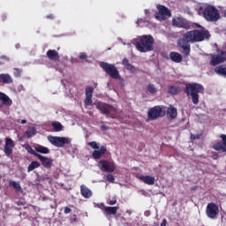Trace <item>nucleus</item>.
I'll list each match as a JSON object with an SVG mask.
<instances>
[{"label":"nucleus","mask_w":226,"mask_h":226,"mask_svg":"<svg viewBox=\"0 0 226 226\" xmlns=\"http://www.w3.org/2000/svg\"><path fill=\"white\" fill-rule=\"evenodd\" d=\"M0 83L1 84H13V78L8 73L0 74Z\"/></svg>","instance_id":"22"},{"label":"nucleus","mask_w":226,"mask_h":226,"mask_svg":"<svg viewBox=\"0 0 226 226\" xmlns=\"http://www.w3.org/2000/svg\"><path fill=\"white\" fill-rule=\"evenodd\" d=\"M38 182L35 184V186H40V180H37Z\"/></svg>","instance_id":"53"},{"label":"nucleus","mask_w":226,"mask_h":226,"mask_svg":"<svg viewBox=\"0 0 226 226\" xmlns=\"http://www.w3.org/2000/svg\"><path fill=\"white\" fill-rule=\"evenodd\" d=\"M170 59L173 63H181L183 61V56L180 53L172 51L170 53Z\"/></svg>","instance_id":"25"},{"label":"nucleus","mask_w":226,"mask_h":226,"mask_svg":"<svg viewBox=\"0 0 226 226\" xmlns=\"http://www.w3.org/2000/svg\"><path fill=\"white\" fill-rule=\"evenodd\" d=\"M36 135V127H28L25 132L23 137H26V139H31V137H34Z\"/></svg>","instance_id":"27"},{"label":"nucleus","mask_w":226,"mask_h":226,"mask_svg":"<svg viewBox=\"0 0 226 226\" xmlns=\"http://www.w3.org/2000/svg\"><path fill=\"white\" fill-rule=\"evenodd\" d=\"M200 139V135L199 134H191V140H199Z\"/></svg>","instance_id":"43"},{"label":"nucleus","mask_w":226,"mask_h":226,"mask_svg":"<svg viewBox=\"0 0 226 226\" xmlns=\"http://www.w3.org/2000/svg\"><path fill=\"white\" fill-rule=\"evenodd\" d=\"M16 204H17V206H24L25 205V203L20 200L17 201Z\"/></svg>","instance_id":"47"},{"label":"nucleus","mask_w":226,"mask_h":226,"mask_svg":"<svg viewBox=\"0 0 226 226\" xmlns=\"http://www.w3.org/2000/svg\"><path fill=\"white\" fill-rule=\"evenodd\" d=\"M172 24L176 27H181L182 29H190V22L186 21V19L177 18L172 19Z\"/></svg>","instance_id":"14"},{"label":"nucleus","mask_w":226,"mask_h":226,"mask_svg":"<svg viewBox=\"0 0 226 226\" xmlns=\"http://www.w3.org/2000/svg\"><path fill=\"white\" fill-rule=\"evenodd\" d=\"M226 61V51L222 49H217L216 54L212 55L210 60L211 66H217V64H222Z\"/></svg>","instance_id":"8"},{"label":"nucleus","mask_w":226,"mask_h":226,"mask_svg":"<svg viewBox=\"0 0 226 226\" xmlns=\"http://www.w3.org/2000/svg\"><path fill=\"white\" fill-rule=\"evenodd\" d=\"M35 151L37 153H41V154H49V153H50V150H49L47 147H38L35 148Z\"/></svg>","instance_id":"33"},{"label":"nucleus","mask_w":226,"mask_h":226,"mask_svg":"<svg viewBox=\"0 0 226 226\" xmlns=\"http://www.w3.org/2000/svg\"><path fill=\"white\" fill-rule=\"evenodd\" d=\"M157 10H158V12L155 13V19L157 20H161V21L165 20L167 17H170V15H172L169 8L165 7L164 5L158 4Z\"/></svg>","instance_id":"12"},{"label":"nucleus","mask_w":226,"mask_h":226,"mask_svg":"<svg viewBox=\"0 0 226 226\" xmlns=\"http://www.w3.org/2000/svg\"><path fill=\"white\" fill-rule=\"evenodd\" d=\"M106 177L109 183H114V181H116V177H114L112 174H108Z\"/></svg>","instance_id":"40"},{"label":"nucleus","mask_w":226,"mask_h":226,"mask_svg":"<svg viewBox=\"0 0 226 226\" xmlns=\"http://www.w3.org/2000/svg\"><path fill=\"white\" fill-rule=\"evenodd\" d=\"M8 61H10V57H8L6 56H0V66H1V64H4V63H8Z\"/></svg>","instance_id":"39"},{"label":"nucleus","mask_w":226,"mask_h":226,"mask_svg":"<svg viewBox=\"0 0 226 226\" xmlns=\"http://www.w3.org/2000/svg\"><path fill=\"white\" fill-rule=\"evenodd\" d=\"M163 116H165V111H163L162 106H154L148 110V119L152 121L159 117H163Z\"/></svg>","instance_id":"11"},{"label":"nucleus","mask_w":226,"mask_h":226,"mask_svg":"<svg viewBox=\"0 0 226 226\" xmlns=\"http://www.w3.org/2000/svg\"><path fill=\"white\" fill-rule=\"evenodd\" d=\"M13 147H15V142L11 138L5 139V146L4 148V152L6 156H11L13 154Z\"/></svg>","instance_id":"13"},{"label":"nucleus","mask_w":226,"mask_h":226,"mask_svg":"<svg viewBox=\"0 0 226 226\" xmlns=\"http://www.w3.org/2000/svg\"><path fill=\"white\" fill-rule=\"evenodd\" d=\"M79 59L81 60V61H86L87 59V54H86V53H79Z\"/></svg>","instance_id":"42"},{"label":"nucleus","mask_w":226,"mask_h":226,"mask_svg":"<svg viewBox=\"0 0 226 226\" xmlns=\"http://www.w3.org/2000/svg\"><path fill=\"white\" fill-rule=\"evenodd\" d=\"M93 93H94L93 87H87L86 88V96L93 97Z\"/></svg>","instance_id":"35"},{"label":"nucleus","mask_w":226,"mask_h":226,"mask_svg":"<svg viewBox=\"0 0 226 226\" xmlns=\"http://www.w3.org/2000/svg\"><path fill=\"white\" fill-rule=\"evenodd\" d=\"M100 66L101 68H102L105 73H107L108 75H109V77H111V79H119L120 77L119 71L117 70V67H116V65L112 64H109L107 62H101Z\"/></svg>","instance_id":"6"},{"label":"nucleus","mask_w":226,"mask_h":226,"mask_svg":"<svg viewBox=\"0 0 226 226\" xmlns=\"http://www.w3.org/2000/svg\"><path fill=\"white\" fill-rule=\"evenodd\" d=\"M168 93L169 94H172L173 96H176V94H179V93H181V88L176 86H170L168 87Z\"/></svg>","instance_id":"29"},{"label":"nucleus","mask_w":226,"mask_h":226,"mask_svg":"<svg viewBox=\"0 0 226 226\" xmlns=\"http://www.w3.org/2000/svg\"><path fill=\"white\" fill-rule=\"evenodd\" d=\"M197 188H198L197 186H193V187L191 188V190H192L193 192H195V190H197Z\"/></svg>","instance_id":"52"},{"label":"nucleus","mask_w":226,"mask_h":226,"mask_svg":"<svg viewBox=\"0 0 226 226\" xmlns=\"http://www.w3.org/2000/svg\"><path fill=\"white\" fill-rule=\"evenodd\" d=\"M140 22H142V19H138L137 24H140Z\"/></svg>","instance_id":"54"},{"label":"nucleus","mask_w":226,"mask_h":226,"mask_svg":"<svg viewBox=\"0 0 226 226\" xmlns=\"http://www.w3.org/2000/svg\"><path fill=\"white\" fill-rule=\"evenodd\" d=\"M122 64L124 65V68L128 70L131 73H135V72H137V69H135V66L130 64L128 58H124L122 61Z\"/></svg>","instance_id":"26"},{"label":"nucleus","mask_w":226,"mask_h":226,"mask_svg":"<svg viewBox=\"0 0 226 226\" xmlns=\"http://www.w3.org/2000/svg\"><path fill=\"white\" fill-rule=\"evenodd\" d=\"M50 61H59V53L56 49H49L46 53Z\"/></svg>","instance_id":"21"},{"label":"nucleus","mask_w":226,"mask_h":226,"mask_svg":"<svg viewBox=\"0 0 226 226\" xmlns=\"http://www.w3.org/2000/svg\"><path fill=\"white\" fill-rule=\"evenodd\" d=\"M161 226H167V220L164 219L162 222L161 223Z\"/></svg>","instance_id":"48"},{"label":"nucleus","mask_w":226,"mask_h":226,"mask_svg":"<svg viewBox=\"0 0 226 226\" xmlns=\"http://www.w3.org/2000/svg\"><path fill=\"white\" fill-rule=\"evenodd\" d=\"M221 139H222V142L220 141V142L215 143L213 146V149H215V151H222V153H226V135L222 134Z\"/></svg>","instance_id":"15"},{"label":"nucleus","mask_w":226,"mask_h":226,"mask_svg":"<svg viewBox=\"0 0 226 226\" xmlns=\"http://www.w3.org/2000/svg\"><path fill=\"white\" fill-rule=\"evenodd\" d=\"M87 146H90L92 149H100V146H98V143L96 141L88 142Z\"/></svg>","instance_id":"38"},{"label":"nucleus","mask_w":226,"mask_h":226,"mask_svg":"<svg viewBox=\"0 0 226 226\" xmlns=\"http://www.w3.org/2000/svg\"><path fill=\"white\" fill-rule=\"evenodd\" d=\"M0 101L4 105H6V107H11V99L6 94L0 92Z\"/></svg>","instance_id":"24"},{"label":"nucleus","mask_w":226,"mask_h":226,"mask_svg":"<svg viewBox=\"0 0 226 226\" xmlns=\"http://www.w3.org/2000/svg\"><path fill=\"white\" fill-rule=\"evenodd\" d=\"M48 140L52 146H55V147H64L66 144H72L70 138L66 137L49 136Z\"/></svg>","instance_id":"7"},{"label":"nucleus","mask_w":226,"mask_h":226,"mask_svg":"<svg viewBox=\"0 0 226 226\" xmlns=\"http://www.w3.org/2000/svg\"><path fill=\"white\" fill-rule=\"evenodd\" d=\"M105 153H107V147L102 146L99 150H94L92 153V156L94 160H100Z\"/></svg>","instance_id":"19"},{"label":"nucleus","mask_w":226,"mask_h":226,"mask_svg":"<svg viewBox=\"0 0 226 226\" xmlns=\"http://www.w3.org/2000/svg\"><path fill=\"white\" fill-rule=\"evenodd\" d=\"M218 158V154H215L214 155H213V159L214 160H216Z\"/></svg>","instance_id":"50"},{"label":"nucleus","mask_w":226,"mask_h":226,"mask_svg":"<svg viewBox=\"0 0 226 226\" xmlns=\"http://www.w3.org/2000/svg\"><path fill=\"white\" fill-rule=\"evenodd\" d=\"M24 147H25L26 151H27V153H29L30 154H34V156H36L37 158L40 155V154L36 153V151H34V149H33L31 145H29V144L25 145Z\"/></svg>","instance_id":"32"},{"label":"nucleus","mask_w":226,"mask_h":226,"mask_svg":"<svg viewBox=\"0 0 226 226\" xmlns=\"http://www.w3.org/2000/svg\"><path fill=\"white\" fill-rule=\"evenodd\" d=\"M145 216H149V213L148 212H145Z\"/></svg>","instance_id":"55"},{"label":"nucleus","mask_w":226,"mask_h":226,"mask_svg":"<svg viewBox=\"0 0 226 226\" xmlns=\"http://www.w3.org/2000/svg\"><path fill=\"white\" fill-rule=\"evenodd\" d=\"M47 19H50V20H54V19H56V17L54 16V14H49L47 16Z\"/></svg>","instance_id":"46"},{"label":"nucleus","mask_w":226,"mask_h":226,"mask_svg":"<svg viewBox=\"0 0 226 226\" xmlns=\"http://www.w3.org/2000/svg\"><path fill=\"white\" fill-rule=\"evenodd\" d=\"M225 15H226V11H225Z\"/></svg>","instance_id":"59"},{"label":"nucleus","mask_w":226,"mask_h":226,"mask_svg":"<svg viewBox=\"0 0 226 226\" xmlns=\"http://www.w3.org/2000/svg\"><path fill=\"white\" fill-rule=\"evenodd\" d=\"M221 222H222V223H223V224L226 223V214H224V215H222V217H221Z\"/></svg>","instance_id":"45"},{"label":"nucleus","mask_w":226,"mask_h":226,"mask_svg":"<svg viewBox=\"0 0 226 226\" xmlns=\"http://www.w3.org/2000/svg\"><path fill=\"white\" fill-rule=\"evenodd\" d=\"M200 30H191L183 34V37L177 41V47L182 49V54L185 57L190 56L191 47L190 43H199L204 41V40H209L211 38V34L209 30L204 28L203 26Z\"/></svg>","instance_id":"1"},{"label":"nucleus","mask_w":226,"mask_h":226,"mask_svg":"<svg viewBox=\"0 0 226 226\" xmlns=\"http://www.w3.org/2000/svg\"><path fill=\"white\" fill-rule=\"evenodd\" d=\"M99 207L104 212L106 216L110 215H117V209H119V207H105V204L103 203H102Z\"/></svg>","instance_id":"16"},{"label":"nucleus","mask_w":226,"mask_h":226,"mask_svg":"<svg viewBox=\"0 0 226 226\" xmlns=\"http://www.w3.org/2000/svg\"><path fill=\"white\" fill-rule=\"evenodd\" d=\"M147 11H148L147 10H145V13H146V14H147Z\"/></svg>","instance_id":"57"},{"label":"nucleus","mask_w":226,"mask_h":226,"mask_svg":"<svg viewBox=\"0 0 226 226\" xmlns=\"http://www.w3.org/2000/svg\"><path fill=\"white\" fill-rule=\"evenodd\" d=\"M9 186H13L15 190H17L18 192H21L22 191V187L20 186V184L11 180L9 182Z\"/></svg>","instance_id":"34"},{"label":"nucleus","mask_w":226,"mask_h":226,"mask_svg":"<svg viewBox=\"0 0 226 226\" xmlns=\"http://www.w3.org/2000/svg\"><path fill=\"white\" fill-rule=\"evenodd\" d=\"M80 193L84 199H91L93 197V192L85 185H80Z\"/></svg>","instance_id":"20"},{"label":"nucleus","mask_w":226,"mask_h":226,"mask_svg":"<svg viewBox=\"0 0 226 226\" xmlns=\"http://www.w3.org/2000/svg\"><path fill=\"white\" fill-rule=\"evenodd\" d=\"M96 109L99 110L101 114L111 117V119H116V117H117V109L108 103L98 102L96 104Z\"/></svg>","instance_id":"5"},{"label":"nucleus","mask_w":226,"mask_h":226,"mask_svg":"<svg viewBox=\"0 0 226 226\" xmlns=\"http://www.w3.org/2000/svg\"><path fill=\"white\" fill-rule=\"evenodd\" d=\"M101 128L102 130H109V127L107 125H102Z\"/></svg>","instance_id":"49"},{"label":"nucleus","mask_w":226,"mask_h":226,"mask_svg":"<svg viewBox=\"0 0 226 226\" xmlns=\"http://www.w3.org/2000/svg\"><path fill=\"white\" fill-rule=\"evenodd\" d=\"M153 45H154V38L152 35H143L138 40L135 47L139 52L146 53L153 50Z\"/></svg>","instance_id":"4"},{"label":"nucleus","mask_w":226,"mask_h":226,"mask_svg":"<svg viewBox=\"0 0 226 226\" xmlns=\"http://www.w3.org/2000/svg\"><path fill=\"white\" fill-rule=\"evenodd\" d=\"M98 167L102 172H109V174L116 170V163L109 160L99 161Z\"/></svg>","instance_id":"9"},{"label":"nucleus","mask_w":226,"mask_h":226,"mask_svg":"<svg viewBox=\"0 0 226 226\" xmlns=\"http://www.w3.org/2000/svg\"><path fill=\"white\" fill-rule=\"evenodd\" d=\"M38 160H40L42 166H44L45 169H50L52 167V159L49 157H45L39 154L37 155Z\"/></svg>","instance_id":"18"},{"label":"nucleus","mask_w":226,"mask_h":226,"mask_svg":"<svg viewBox=\"0 0 226 226\" xmlns=\"http://www.w3.org/2000/svg\"><path fill=\"white\" fill-rule=\"evenodd\" d=\"M51 126L55 132H63V128H64V126H63L60 122H52Z\"/></svg>","instance_id":"30"},{"label":"nucleus","mask_w":226,"mask_h":226,"mask_svg":"<svg viewBox=\"0 0 226 226\" xmlns=\"http://www.w3.org/2000/svg\"><path fill=\"white\" fill-rule=\"evenodd\" d=\"M198 15H201L207 22L220 20V11L213 5L200 6L197 9Z\"/></svg>","instance_id":"2"},{"label":"nucleus","mask_w":226,"mask_h":226,"mask_svg":"<svg viewBox=\"0 0 226 226\" xmlns=\"http://www.w3.org/2000/svg\"><path fill=\"white\" fill-rule=\"evenodd\" d=\"M184 91L187 96H191L193 105H199V94H203L204 86L199 83H187Z\"/></svg>","instance_id":"3"},{"label":"nucleus","mask_w":226,"mask_h":226,"mask_svg":"<svg viewBox=\"0 0 226 226\" xmlns=\"http://www.w3.org/2000/svg\"><path fill=\"white\" fill-rule=\"evenodd\" d=\"M26 123H27V120L26 119L21 120V124H26Z\"/></svg>","instance_id":"51"},{"label":"nucleus","mask_w":226,"mask_h":226,"mask_svg":"<svg viewBox=\"0 0 226 226\" xmlns=\"http://www.w3.org/2000/svg\"><path fill=\"white\" fill-rule=\"evenodd\" d=\"M85 105H87V107L93 105V97L86 96Z\"/></svg>","instance_id":"37"},{"label":"nucleus","mask_w":226,"mask_h":226,"mask_svg":"<svg viewBox=\"0 0 226 226\" xmlns=\"http://www.w3.org/2000/svg\"><path fill=\"white\" fill-rule=\"evenodd\" d=\"M166 116L169 121H174L177 117V109L173 106H170L166 111Z\"/></svg>","instance_id":"17"},{"label":"nucleus","mask_w":226,"mask_h":226,"mask_svg":"<svg viewBox=\"0 0 226 226\" xmlns=\"http://www.w3.org/2000/svg\"><path fill=\"white\" fill-rule=\"evenodd\" d=\"M19 140H22V138H19Z\"/></svg>","instance_id":"58"},{"label":"nucleus","mask_w":226,"mask_h":226,"mask_svg":"<svg viewBox=\"0 0 226 226\" xmlns=\"http://www.w3.org/2000/svg\"><path fill=\"white\" fill-rule=\"evenodd\" d=\"M3 20L6 19V16H2Z\"/></svg>","instance_id":"56"},{"label":"nucleus","mask_w":226,"mask_h":226,"mask_svg":"<svg viewBox=\"0 0 226 226\" xmlns=\"http://www.w3.org/2000/svg\"><path fill=\"white\" fill-rule=\"evenodd\" d=\"M206 213L208 218H211V220H216L220 213V208L215 202H210L207 206Z\"/></svg>","instance_id":"10"},{"label":"nucleus","mask_w":226,"mask_h":226,"mask_svg":"<svg viewBox=\"0 0 226 226\" xmlns=\"http://www.w3.org/2000/svg\"><path fill=\"white\" fill-rule=\"evenodd\" d=\"M107 204H109V206H114L117 204V200L114 197L111 200L108 201Z\"/></svg>","instance_id":"41"},{"label":"nucleus","mask_w":226,"mask_h":226,"mask_svg":"<svg viewBox=\"0 0 226 226\" xmlns=\"http://www.w3.org/2000/svg\"><path fill=\"white\" fill-rule=\"evenodd\" d=\"M147 91L149 93V94H152V96H154L156 93H158V87H156V85L153 83H149L147 85Z\"/></svg>","instance_id":"28"},{"label":"nucleus","mask_w":226,"mask_h":226,"mask_svg":"<svg viewBox=\"0 0 226 226\" xmlns=\"http://www.w3.org/2000/svg\"><path fill=\"white\" fill-rule=\"evenodd\" d=\"M139 179L140 181H142L143 183H145V185H148L150 186H152L153 185H154L155 183V179L154 177L151 176H140L139 177Z\"/></svg>","instance_id":"23"},{"label":"nucleus","mask_w":226,"mask_h":226,"mask_svg":"<svg viewBox=\"0 0 226 226\" xmlns=\"http://www.w3.org/2000/svg\"><path fill=\"white\" fill-rule=\"evenodd\" d=\"M13 75L16 79H19L22 75V70L19 68H14Z\"/></svg>","instance_id":"36"},{"label":"nucleus","mask_w":226,"mask_h":226,"mask_svg":"<svg viewBox=\"0 0 226 226\" xmlns=\"http://www.w3.org/2000/svg\"><path fill=\"white\" fill-rule=\"evenodd\" d=\"M64 213V215H70V213H72V208L65 207Z\"/></svg>","instance_id":"44"},{"label":"nucleus","mask_w":226,"mask_h":226,"mask_svg":"<svg viewBox=\"0 0 226 226\" xmlns=\"http://www.w3.org/2000/svg\"><path fill=\"white\" fill-rule=\"evenodd\" d=\"M38 167H40V163L38 162V161H33L27 168V172H33V170H34V169H38Z\"/></svg>","instance_id":"31"}]
</instances>
